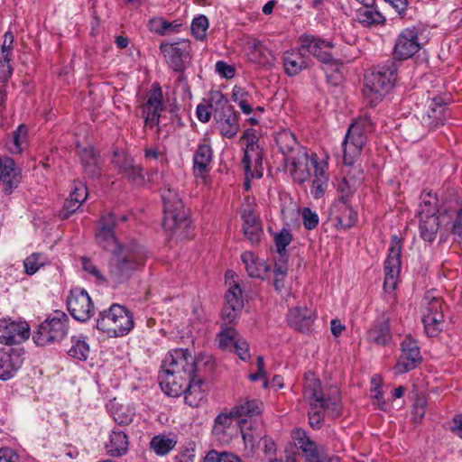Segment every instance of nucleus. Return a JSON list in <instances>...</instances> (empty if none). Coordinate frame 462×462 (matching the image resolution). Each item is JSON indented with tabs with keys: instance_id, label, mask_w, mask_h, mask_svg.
<instances>
[{
	"instance_id": "43",
	"label": "nucleus",
	"mask_w": 462,
	"mask_h": 462,
	"mask_svg": "<svg viewBox=\"0 0 462 462\" xmlns=\"http://www.w3.org/2000/svg\"><path fill=\"white\" fill-rule=\"evenodd\" d=\"M47 258L42 253H33L27 256L23 261L24 272L28 275H32L46 263Z\"/></svg>"
},
{
	"instance_id": "3",
	"label": "nucleus",
	"mask_w": 462,
	"mask_h": 462,
	"mask_svg": "<svg viewBox=\"0 0 462 462\" xmlns=\"http://www.w3.org/2000/svg\"><path fill=\"white\" fill-rule=\"evenodd\" d=\"M398 65L388 60L377 70L365 74L363 93L371 106H375L389 93L397 79Z\"/></svg>"
},
{
	"instance_id": "24",
	"label": "nucleus",
	"mask_w": 462,
	"mask_h": 462,
	"mask_svg": "<svg viewBox=\"0 0 462 462\" xmlns=\"http://www.w3.org/2000/svg\"><path fill=\"white\" fill-rule=\"evenodd\" d=\"M287 321L294 329L308 332L314 322V313L306 307H296L289 310Z\"/></svg>"
},
{
	"instance_id": "31",
	"label": "nucleus",
	"mask_w": 462,
	"mask_h": 462,
	"mask_svg": "<svg viewBox=\"0 0 462 462\" xmlns=\"http://www.w3.org/2000/svg\"><path fill=\"white\" fill-rule=\"evenodd\" d=\"M212 161V148L209 144H199L193 155V171L195 175L202 176L208 171Z\"/></svg>"
},
{
	"instance_id": "60",
	"label": "nucleus",
	"mask_w": 462,
	"mask_h": 462,
	"mask_svg": "<svg viewBox=\"0 0 462 462\" xmlns=\"http://www.w3.org/2000/svg\"><path fill=\"white\" fill-rule=\"evenodd\" d=\"M245 236L252 243L257 244L261 240V236L263 235L262 224L250 226V227L243 228Z\"/></svg>"
},
{
	"instance_id": "20",
	"label": "nucleus",
	"mask_w": 462,
	"mask_h": 462,
	"mask_svg": "<svg viewBox=\"0 0 462 462\" xmlns=\"http://www.w3.org/2000/svg\"><path fill=\"white\" fill-rule=\"evenodd\" d=\"M0 180L3 181V191L6 195L11 194L21 181V171L9 157L0 156Z\"/></svg>"
},
{
	"instance_id": "52",
	"label": "nucleus",
	"mask_w": 462,
	"mask_h": 462,
	"mask_svg": "<svg viewBox=\"0 0 462 462\" xmlns=\"http://www.w3.org/2000/svg\"><path fill=\"white\" fill-rule=\"evenodd\" d=\"M232 418H236V416L231 415V411L228 414L220 413L215 419V424L213 427L214 433L217 435L224 433L225 430L230 426Z\"/></svg>"
},
{
	"instance_id": "23",
	"label": "nucleus",
	"mask_w": 462,
	"mask_h": 462,
	"mask_svg": "<svg viewBox=\"0 0 462 462\" xmlns=\"http://www.w3.org/2000/svg\"><path fill=\"white\" fill-rule=\"evenodd\" d=\"M276 143L286 162L291 161V157L300 156V153H308L290 131L283 130L280 132L276 136Z\"/></svg>"
},
{
	"instance_id": "45",
	"label": "nucleus",
	"mask_w": 462,
	"mask_h": 462,
	"mask_svg": "<svg viewBox=\"0 0 462 462\" xmlns=\"http://www.w3.org/2000/svg\"><path fill=\"white\" fill-rule=\"evenodd\" d=\"M208 28V20L207 16L200 14L195 17L191 23V32L197 40L202 41L207 36Z\"/></svg>"
},
{
	"instance_id": "29",
	"label": "nucleus",
	"mask_w": 462,
	"mask_h": 462,
	"mask_svg": "<svg viewBox=\"0 0 462 462\" xmlns=\"http://www.w3.org/2000/svg\"><path fill=\"white\" fill-rule=\"evenodd\" d=\"M189 381V383L185 388L184 393L185 402L190 407H199L207 401V394L205 391L201 389L203 381L197 378V376L192 377Z\"/></svg>"
},
{
	"instance_id": "21",
	"label": "nucleus",
	"mask_w": 462,
	"mask_h": 462,
	"mask_svg": "<svg viewBox=\"0 0 462 462\" xmlns=\"http://www.w3.org/2000/svg\"><path fill=\"white\" fill-rule=\"evenodd\" d=\"M300 41L301 49L317 57L321 62L326 64L334 62V59L329 52V50L333 47L331 42L309 35L302 37Z\"/></svg>"
},
{
	"instance_id": "49",
	"label": "nucleus",
	"mask_w": 462,
	"mask_h": 462,
	"mask_svg": "<svg viewBox=\"0 0 462 462\" xmlns=\"http://www.w3.org/2000/svg\"><path fill=\"white\" fill-rule=\"evenodd\" d=\"M356 181L352 180L350 177L344 178L338 184L337 190L341 193L340 200L343 204H346L348 202V198L356 189Z\"/></svg>"
},
{
	"instance_id": "12",
	"label": "nucleus",
	"mask_w": 462,
	"mask_h": 462,
	"mask_svg": "<svg viewBox=\"0 0 462 462\" xmlns=\"http://www.w3.org/2000/svg\"><path fill=\"white\" fill-rule=\"evenodd\" d=\"M402 241L394 236L392 238L388 256L384 262L385 277L383 287L385 291L395 289L401 272Z\"/></svg>"
},
{
	"instance_id": "4",
	"label": "nucleus",
	"mask_w": 462,
	"mask_h": 462,
	"mask_svg": "<svg viewBox=\"0 0 462 462\" xmlns=\"http://www.w3.org/2000/svg\"><path fill=\"white\" fill-rule=\"evenodd\" d=\"M132 313L120 304H112L107 310L100 311L96 328L111 337H124L134 328Z\"/></svg>"
},
{
	"instance_id": "9",
	"label": "nucleus",
	"mask_w": 462,
	"mask_h": 462,
	"mask_svg": "<svg viewBox=\"0 0 462 462\" xmlns=\"http://www.w3.org/2000/svg\"><path fill=\"white\" fill-rule=\"evenodd\" d=\"M162 368L165 374L179 376L181 381H189L196 376V361L188 349L171 351L162 362Z\"/></svg>"
},
{
	"instance_id": "34",
	"label": "nucleus",
	"mask_w": 462,
	"mask_h": 462,
	"mask_svg": "<svg viewBox=\"0 0 462 462\" xmlns=\"http://www.w3.org/2000/svg\"><path fill=\"white\" fill-rule=\"evenodd\" d=\"M357 21L365 27L383 23L385 18L376 9L374 5H364L356 11Z\"/></svg>"
},
{
	"instance_id": "58",
	"label": "nucleus",
	"mask_w": 462,
	"mask_h": 462,
	"mask_svg": "<svg viewBox=\"0 0 462 462\" xmlns=\"http://www.w3.org/2000/svg\"><path fill=\"white\" fill-rule=\"evenodd\" d=\"M302 219L304 227L308 230L314 229L319 224L318 215L311 211L309 208H304L302 210Z\"/></svg>"
},
{
	"instance_id": "33",
	"label": "nucleus",
	"mask_w": 462,
	"mask_h": 462,
	"mask_svg": "<svg viewBox=\"0 0 462 462\" xmlns=\"http://www.w3.org/2000/svg\"><path fill=\"white\" fill-rule=\"evenodd\" d=\"M241 259L245 265L249 276L253 278L263 279L264 275L270 271V266L260 262L251 252L244 253L241 255Z\"/></svg>"
},
{
	"instance_id": "10",
	"label": "nucleus",
	"mask_w": 462,
	"mask_h": 462,
	"mask_svg": "<svg viewBox=\"0 0 462 462\" xmlns=\"http://www.w3.org/2000/svg\"><path fill=\"white\" fill-rule=\"evenodd\" d=\"M424 301L422 323L425 333L433 337L438 336L443 328L442 300L439 298L427 294Z\"/></svg>"
},
{
	"instance_id": "26",
	"label": "nucleus",
	"mask_w": 462,
	"mask_h": 462,
	"mask_svg": "<svg viewBox=\"0 0 462 462\" xmlns=\"http://www.w3.org/2000/svg\"><path fill=\"white\" fill-rule=\"evenodd\" d=\"M246 176L262 178L263 176V152L260 146H254L253 151L245 149L242 160Z\"/></svg>"
},
{
	"instance_id": "39",
	"label": "nucleus",
	"mask_w": 462,
	"mask_h": 462,
	"mask_svg": "<svg viewBox=\"0 0 462 462\" xmlns=\"http://www.w3.org/2000/svg\"><path fill=\"white\" fill-rule=\"evenodd\" d=\"M14 41V34L8 31L4 35V42L1 46V52L4 59L3 67L5 68L3 73L0 72V79L3 81L7 80L8 77L12 74V69L9 65L11 51L13 50V43Z\"/></svg>"
},
{
	"instance_id": "18",
	"label": "nucleus",
	"mask_w": 462,
	"mask_h": 462,
	"mask_svg": "<svg viewBox=\"0 0 462 462\" xmlns=\"http://www.w3.org/2000/svg\"><path fill=\"white\" fill-rule=\"evenodd\" d=\"M448 100V98L443 97H435L431 99L428 111L421 118L424 126L433 130L444 125L447 118Z\"/></svg>"
},
{
	"instance_id": "5",
	"label": "nucleus",
	"mask_w": 462,
	"mask_h": 462,
	"mask_svg": "<svg viewBox=\"0 0 462 462\" xmlns=\"http://www.w3.org/2000/svg\"><path fill=\"white\" fill-rule=\"evenodd\" d=\"M69 319L60 310L50 314L32 334L33 342L39 346L60 343L69 332Z\"/></svg>"
},
{
	"instance_id": "47",
	"label": "nucleus",
	"mask_w": 462,
	"mask_h": 462,
	"mask_svg": "<svg viewBox=\"0 0 462 462\" xmlns=\"http://www.w3.org/2000/svg\"><path fill=\"white\" fill-rule=\"evenodd\" d=\"M357 213L348 206V202L344 204L341 214L337 217V221L340 226L345 228H350L356 221Z\"/></svg>"
},
{
	"instance_id": "13",
	"label": "nucleus",
	"mask_w": 462,
	"mask_h": 462,
	"mask_svg": "<svg viewBox=\"0 0 462 462\" xmlns=\"http://www.w3.org/2000/svg\"><path fill=\"white\" fill-rule=\"evenodd\" d=\"M30 337V328L26 322L0 323V346L20 347Z\"/></svg>"
},
{
	"instance_id": "56",
	"label": "nucleus",
	"mask_w": 462,
	"mask_h": 462,
	"mask_svg": "<svg viewBox=\"0 0 462 462\" xmlns=\"http://www.w3.org/2000/svg\"><path fill=\"white\" fill-rule=\"evenodd\" d=\"M328 187V178H319L312 180L310 193L314 199L321 198Z\"/></svg>"
},
{
	"instance_id": "16",
	"label": "nucleus",
	"mask_w": 462,
	"mask_h": 462,
	"mask_svg": "<svg viewBox=\"0 0 462 462\" xmlns=\"http://www.w3.org/2000/svg\"><path fill=\"white\" fill-rule=\"evenodd\" d=\"M226 304L222 310V319L224 324L232 325L238 319L244 307L242 298V289L239 284L232 285L225 295Z\"/></svg>"
},
{
	"instance_id": "2",
	"label": "nucleus",
	"mask_w": 462,
	"mask_h": 462,
	"mask_svg": "<svg viewBox=\"0 0 462 462\" xmlns=\"http://www.w3.org/2000/svg\"><path fill=\"white\" fill-rule=\"evenodd\" d=\"M305 395L310 401L309 420L310 425L314 429H320L325 413L331 418H337L341 414V403L337 390H334L329 395H326L319 380L309 383L305 390Z\"/></svg>"
},
{
	"instance_id": "40",
	"label": "nucleus",
	"mask_w": 462,
	"mask_h": 462,
	"mask_svg": "<svg viewBox=\"0 0 462 462\" xmlns=\"http://www.w3.org/2000/svg\"><path fill=\"white\" fill-rule=\"evenodd\" d=\"M262 402L258 400H245L236 404L231 410V415L236 417L258 415L262 410Z\"/></svg>"
},
{
	"instance_id": "15",
	"label": "nucleus",
	"mask_w": 462,
	"mask_h": 462,
	"mask_svg": "<svg viewBox=\"0 0 462 462\" xmlns=\"http://www.w3.org/2000/svg\"><path fill=\"white\" fill-rule=\"evenodd\" d=\"M23 362V347L0 346V380L6 381L14 377Z\"/></svg>"
},
{
	"instance_id": "64",
	"label": "nucleus",
	"mask_w": 462,
	"mask_h": 462,
	"mask_svg": "<svg viewBox=\"0 0 462 462\" xmlns=\"http://www.w3.org/2000/svg\"><path fill=\"white\" fill-rule=\"evenodd\" d=\"M116 164L119 170V173L124 175L132 169L135 162L132 157L124 155L117 158Z\"/></svg>"
},
{
	"instance_id": "48",
	"label": "nucleus",
	"mask_w": 462,
	"mask_h": 462,
	"mask_svg": "<svg viewBox=\"0 0 462 462\" xmlns=\"http://www.w3.org/2000/svg\"><path fill=\"white\" fill-rule=\"evenodd\" d=\"M291 240L292 236L286 229H282L280 233L275 235L274 242L277 248V252L281 256H283L285 254L286 247L291 244Z\"/></svg>"
},
{
	"instance_id": "59",
	"label": "nucleus",
	"mask_w": 462,
	"mask_h": 462,
	"mask_svg": "<svg viewBox=\"0 0 462 462\" xmlns=\"http://www.w3.org/2000/svg\"><path fill=\"white\" fill-rule=\"evenodd\" d=\"M81 204L82 203L78 202L69 197V199H66L62 209L60 211V218L63 220L69 218L71 214H73L74 212H76L77 209L79 208Z\"/></svg>"
},
{
	"instance_id": "19",
	"label": "nucleus",
	"mask_w": 462,
	"mask_h": 462,
	"mask_svg": "<svg viewBox=\"0 0 462 462\" xmlns=\"http://www.w3.org/2000/svg\"><path fill=\"white\" fill-rule=\"evenodd\" d=\"M160 50L175 71L181 72L184 70L189 56L186 42L162 43Z\"/></svg>"
},
{
	"instance_id": "11",
	"label": "nucleus",
	"mask_w": 462,
	"mask_h": 462,
	"mask_svg": "<svg viewBox=\"0 0 462 462\" xmlns=\"http://www.w3.org/2000/svg\"><path fill=\"white\" fill-rule=\"evenodd\" d=\"M66 302L68 310L76 320L86 322L91 318L94 306L91 298L84 289H72Z\"/></svg>"
},
{
	"instance_id": "51",
	"label": "nucleus",
	"mask_w": 462,
	"mask_h": 462,
	"mask_svg": "<svg viewBox=\"0 0 462 462\" xmlns=\"http://www.w3.org/2000/svg\"><path fill=\"white\" fill-rule=\"evenodd\" d=\"M241 217L243 219V228L248 229L250 226L261 224L258 216L255 215L250 205H246L242 208Z\"/></svg>"
},
{
	"instance_id": "37",
	"label": "nucleus",
	"mask_w": 462,
	"mask_h": 462,
	"mask_svg": "<svg viewBox=\"0 0 462 462\" xmlns=\"http://www.w3.org/2000/svg\"><path fill=\"white\" fill-rule=\"evenodd\" d=\"M27 142L28 128L24 125H20L13 133L10 140L7 141L6 146L11 153L19 154L26 147Z\"/></svg>"
},
{
	"instance_id": "35",
	"label": "nucleus",
	"mask_w": 462,
	"mask_h": 462,
	"mask_svg": "<svg viewBox=\"0 0 462 462\" xmlns=\"http://www.w3.org/2000/svg\"><path fill=\"white\" fill-rule=\"evenodd\" d=\"M451 221V233L456 237L458 243L462 242V204L456 199L455 203L451 207V212L446 216L445 226L448 225Z\"/></svg>"
},
{
	"instance_id": "46",
	"label": "nucleus",
	"mask_w": 462,
	"mask_h": 462,
	"mask_svg": "<svg viewBox=\"0 0 462 462\" xmlns=\"http://www.w3.org/2000/svg\"><path fill=\"white\" fill-rule=\"evenodd\" d=\"M203 462H242V460L235 454L212 449L207 453Z\"/></svg>"
},
{
	"instance_id": "1",
	"label": "nucleus",
	"mask_w": 462,
	"mask_h": 462,
	"mask_svg": "<svg viewBox=\"0 0 462 462\" xmlns=\"http://www.w3.org/2000/svg\"><path fill=\"white\" fill-rule=\"evenodd\" d=\"M116 219L113 213L103 215L98 222L96 241L104 250L111 253L108 262L109 279L115 284L128 281L134 272L142 268L147 254L143 246L136 242L118 243L115 236Z\"/></svg>"
},
{
	"instance_id": "55",
	"label": "nucleus",
	"mask_w": 462,
	"mask_h": 462,
	"mask_svg": "<svg viewBox=\"0 0 462 462\" xmlns=\"http://www.w3.org/2000/svg\"><path fill=\"white\" fill-rule=\"evenodd\" d=\"M236 331L233 328H226L218 334L219 347L226 348L235 343Z\"/></svg>"
},
{
	"instance_id": "61",
	"label": "nucleus",
	"mask_w": 462,
	"mask_h": 462,
	"mask_svg": "<svg viewBox=\"0 0 462 462\" xmlns=\"http://www.w3.org/2000/svg\"><path fill=\"white\" fill-rule=\"evenodd\" d=\"M143 169L140 165L134 164L129 171H126L123 176L129 181L141 185L144 181V177L142 173Z\"/></svg>"
},
{
	"instance_id": "8",
	"label": "nucleus",
	"mask_w": 462,
	"mask_h": 462,
	"mask_svg": "<svg viewBox=\"0 0 462 462\" xmlns=\"http://www.w3.org/2000/svg\"><path fill=\"white\" fill-rule=\"evenodd\" d=\"M369 127L370 120L368 118H360L349 126L342 143L343 162L346 165H353L355 160L360 155L362 148L366 143L365 133Z\"/></svg>"
},
{
	"instance_id": "38",
	"label": "nucleus",
	"mask_w": 462,
	"mask_h": 462,
	"mask_svg": "<svg viewBox=\"0 0 462 462\" xmlns=\"http://www.w3.org/2000/svg\"><path fill=\"white\" fill-rule=\"evenodd\" d=\"M177 440L164 434H159L152 438L150 448L157 456H165L169 454L176 446Z\"/></svg>"
},
{
	"instance_id": "53",
	"label": "nucleus",
	"mask_w": 462,
	"mask_h": 462,
	"mask_svg": "<svg viewBox=\"0 0 462 462\" xmlns=\"http://www.w3.org/2000/svg\"><path fill=\"white\" fill-rule=\"evenodd\" d=\"M79 155L82 167L87 164L94 163L99 161L98 154L93 146L84 147L79 150Z\"/></svg>"
},
{
	"instance_id": "25",
	"label": "nucleus",
	"mask_w": 462,
	"mask_h": 462,
	"mask_svg": "<svg viewBox=\"0 0 462 462\" xmlns=\"http://www.w3.org/2000/svg\"><path fill=\"white\" fill-rule=\"evenodd\" d=\"M393 336L390 329V318L383 316L381 319L374 322L367 331V339L378 346H387L392 341Z\"/></svg>"
},
{
	"instance_id": "44",
	"label": "nucleus",
	"mask_w": 462,
	"mask_h": 462,
	"mask_svg": "<svg viewBox=\"0 0 462 462\" xmlns=\"http://www.w3.org/2000/svg\"><path fill=\"white\" fill-rule=\"evenodd\" d=\"M296 434L297 435L294 437L295 445L305 453L307 462L310 454L313 453L316 456H319L316 449L315 443L307 438L304 432L298 431Z\"/></svg>"
},
{
	"instance_id": "32",
	"label": "nucleus",
	"mask_w": 462,
	"mask_h": 462,
	"mask_svg": "<svg viewBox=\"0 0 462 462\" xmlns=\"http://www.w3.org/2000/svg\"><path fill=\"white\" fill-rule=\"evenodd\" d=\"M128 437L120 430L114 429L110 434L109 443L106 448L108 454L113 457H121L126 453L128 449Z\"/></svg>"
},
{
	"instance_id": "6",
	"label": "nucleus",
	"mask_w": 462,
	"mask_h": 462,
	"mask_svg": "<svg viewBox=\"0 0 462 462\" xmlns=\"http://www.w3.org/2000/svg\"><path fill=\"white\" fill-rule=\"evenodd\" d=\"M162 199L164 207L163 228L174 233L180 228L188 227V214L177 190L170 185L165 186L162 191Z\"/></svg>"
},
{
	"instance_id": "63",
	"label": "nucleus",
	"mask_w": 462,
	"mask_h": 462,
	"mask_svg": "<svg viewBox=\"0 0 462 462\" xmlns=\"http://www.w3.org/2000/svg\"><path fill=\"white\" fill-rule=\"evenodd\" d=\"M134 415L131 411L117 410L114 412V420L120 426H126L133 421Z\"/></svg>"
},
{
	"instance_id": "22",
	"label": "nucleus",
	"mask_w": 462,
	"mask_h": 462,
	"mask_svg": "<svg viewBox=\"0 0 462 462\" xmlns=\"http://www.w3.org/2000/svg\"><path fill=\"white\" fill-rule=\"evenodd\" d=\"M457 196L454 191L449 194V198H445L441 209H437L436 203L423 198V201L420 204L418 215L420 219H428L430 217H439L444 221L446 216L451 212V207L455 203Z\"/></svg>"
},
{
	"instance_id": "7",
	"label": "nucleus",
	"mask_w": 462,
	"mask_h": 462,
	"mask_svg": "<svg viewBox=\"0 0 462 462\" xmlns=\"http://www.w3.org/2000/svg\"><path fill=\"white\" fill-rule=\"evenodd\" d=\"M216 128L226 138H233L239 131L238 115L220 91H212Z\"/></svg>"
},
{
	"instance_id": "54",
	"label": "nucleus",
	"mask_w": 462,
	"mask_h": 462,
	"mask_svg": "<svg viewBox=\"0 0 462 462\" xmlns=\"http://www.w3.org/2000/svg\"><path fill=\"white\" fill-rule=\"evenodd\" d=\"M87 185L82 181H74L72 190L69 197L80 203H83L88 198Z\"/></svg>"
},
{
	"instance_id": "50",
	"label": "nucleus",
	"mask_w": 462,
	"mask_h": 462,
	"mask_svg": "<svg viewBox=\"0 0 462 462\" xmlns=\"http://www.w3.org/2000/svg\"><path fill=\"white\" fill-rule=\"evenodd\" d=\"M214 101L212 100V91L209 94L208 104H199L197 106V117L202 123H207L210 120L211 115H215V108H213Z\"/></svg>"
},
{
	"instance_id": "27",
	"label": "nucleus",
	"mask_w": 462,
	"mask_h": 462,
	"mask_svg": "<svg viewBox=\"0 0 462 462\" xmlns=\"http://www.w3.org/2000/svg\"><path fill=\"white\" fill-rule=\"evenodd\" d=\"M162 99V88L159 84H153L146 102L141 106L142 117L144 118L161 115V112L165 108Z\"/></svg>"
},
{
	"instance_id": "14",
	"label": "nucleus",
	"mask_w": 462,
	"mask_h": 462,
	"mask_svg": "<svg viewBox=\"0 0 462 462\" xmlns=\"http://www.w3.org/2000/svg\"><path fill=\"white\" fill-rule=\"evenodd\" d=\"M401 346L402 355L393 368L396 374H402L414 369L422 360L420 347L412 337H406Z\"/></svg>"
},
{
	"instance_id": "62",
	"label": "nucleus",
	"mask_w": 462,
	"mask_h": 462,
	"mask_svg": "<svg viewBox=\"0 0 462 462\" xmlns=\"http://www.w3.org/2000/svg\"><path fill=\"white\" fill-rule=\"evenodd\" d=\"M241 433L245 447H250L251 449H254L255 444L257 442L260 443V439L262 438L261 435L255 433L252 428L247 429L246 430H242Z\"/></svg>"
},
{
	"instance_id": "17",
	"label": "nucleus",
	"mask_w": 462,
	"mask_h": 462,
	"mask_svg": "<svg viewBox=\"0 0 462 462\" xmlns=\"http://www.w3.org/2000/svg\"><path fill=\"white\" fill-rule=\"evenodd\" d=\"M418 40V32L415 28L404 29L396 40L394 58L402 60L412 57L420 49Z\"/></svg>"
},
{
	"instance_id": "30",
	"label": "nucleus",
	"mask_w": 462,
	"mask_h": 462,
	"mask_svg": "<svg viewBox=\"0 0 462 462\" xmlns=\"http://www.w3.org/2000/svg\"><path fill=\"white\" fill-rule=\"evenodd\" d=\"M309 161L308 153H300V156L291 157V161L286 162L287 165L291 167V176L296 182L303 183L310 177Z\"/></svg>"
},
{
	"instance_id": "28",
	"label": "nucleus",
	"mask_w": 462,
	"mask_h": 462,
	"mask_svg": "<svg viewBox=\"0 0 462 462\" xmlns=\"http://www.w3.org/2000/svg\"><path fill=\"white\" fill-rule=\"evenodd\" d=\"M160 386L162 392L169 397H179L184 394L185 388L189 381H181L179 376L170 375L169 374H160Z\"/></svg>"
},
{
	"instance_id": "57",
	"label": "nucleus",
	"mask_w": 462,
	"mask_h": 462,
	"mask_svg": "<svg viewBox=\"0 0 462 462\" xmlns=\"http://www.w3.org/2000/svg\"><path fill=\"white\" fill-rule=\"evenodd\" d=\"M426 405L427 401L424 397H419L416 399L412 410L413 420L415 423L421 421L423 419L426 413Z\"/></svg>"
},
{
	"instance_id": "42",
	"label": "nucleus",
	"mask_w": 462,
	"mask_h": 462,
	"mask_svg": "<svg viewBox=\"0 0 462 462\" xmlns=\"http://www.w3.org/2000/svg\"><path fill=\"white\" fill-rule=\"evenodd\" d=\"M283 64L285 71L288 75L293 76L298 74L303 68L306 67V63L302 57L299 53H286L283 58Z\"/></svg>"
},
{
	"instance_id": "41",
	"label": "nucleus",
	"mask_w": 462,
	"mask_h": 462,
	"mask_svg": "<svg viewBox=\"0 0 462 462\" xmlns=\"http://www.w3.org/2000/svg\"><path fill=\"white\" fill-rule=\"evenodd\" d=\"M71 343L72 346L68 350L69 356L81 361L86 360L89 354V346L87 344L85 337L82 336L72 337Z\"/></svg>"
},
{
	"instance_id": "36",
	"label": "nucleus",
	"mask_w": 462,
	"mask_h": 462,
	"mask_svg": "<svg viewBox=\"0 0 462 462\" xmlns=\"http://www.w3.org/2000/svg\"><path fill=\"white\" fill-rule=\"evenodd\" d=\"M446 218L444 221L439 217H430L428 219L420 220V237L429 243H432L437 236L440 226H445Z\"/></svg>"
}]
</instances>
